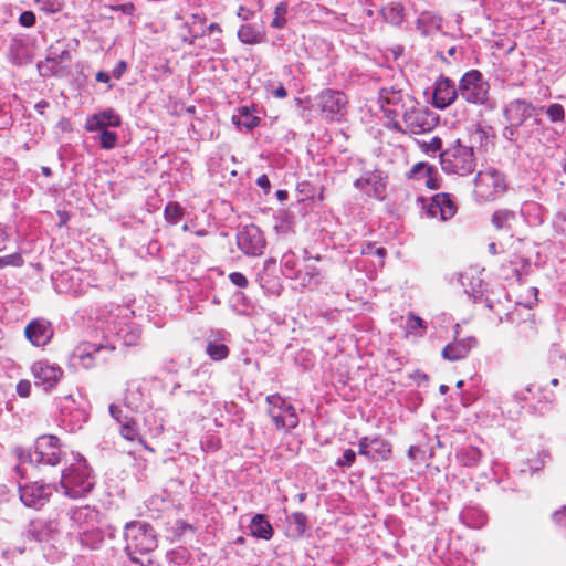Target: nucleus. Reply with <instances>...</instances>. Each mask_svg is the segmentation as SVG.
<instances>
[{
    "instance_id": "0eeeda50",
    "label": "nucleus",
    "mask_w": 566,
    "mask_h": 566,
    "mask_svg": "<svg viewBox=\"0 0 566 566\" xmlns=\"http://www.w3.org/2000/svg\"><path fill=\"white\" fill-rule=\"evenodd\" d=\"M86 400L82 391L76 394H67L59 398L56 407L60 410L63 422L69 423L72 429L81 428L82 423L86 422L88 418L86 409Z\"/></svg>"
},
{
    "instance_id": "7c9ffc66",
    "label": "nucleus",
    "mask_w": 566,
    "mask_h": 566,
    "mask_svg": "<svg viewBox=\"0 0 566 566\" xmlns=\"http://www.w3.org/2000/svg\"><path fill=\"white\" fill-rule=\"evenodd\" d=\"M381 14L392 25H399L405 20L403 7L400 3H389L381 9Z\"/></svg>"
},
{
    "instance_id": "393cba45",
    "label": "nucleus",
    "mask_w": 566,
    "mask_h": 566,
    "mask_svg": "<svg viewBox=\"0 0 566 566\" xmlns=\"http://www.w3.org/2000/svg\"><path fill=\"white\" fill-rule=\"evenodd\" d=\"M286 534L290 538L298 539L304 536L307 528L308 518L302 512H294L286 516Z\"/></svg>"
},
{
    "instance_id": "ea45409f",
    "label": "nucleus",
    "mask_w": 566,
    "mask_h": 566,
    "mask_svg": "<svg viewBox=\"0 0 566 566\" xmlns=\"http://www.w3.org/2000/svg\"><path fill=\"white\" fill-rule=\"evenodd\" d=\"M462 517L471 527L479 528L486 522V516L473 509H468L462 513Z\"/></svg>"
},
{
    "instance_id": "bf43d9fd",
    "label": "nucleus",
    "mask_w": 566,
    "mask_h": 566,
    "mask_svg": "<svg viewBox=\"0 0 566 566\" xmlns=\"http://www.w3.org/2000/svg\"><path fill=\"white\" fill-rule=\"evenodd\" d=\"M272 95L275 98L283 99L287 96V92L285 87L282 84H280L276 88L272 91Z\"/></svg>"
},
{
    "instance_id": "2f4dec72",
    "label": "nucleus",
    "mask_w": 566,
    "mask_h": 566,
    "mask_svg": "<svg viewBox=\"0 0 566 566\" xmlns=\"http://www.w3.org/2000/svg\"><path fill=\"white\" fill-rule=\"evenodd\" d=\"M515 220V212L509 209H499L492 216V224L497 230H510Z\"/></svg>"
},
{
    "instance_id": "2eb2a0df",
    "label": "nucleus",
    "mask_w": 566,
    "mask_h": 566,
    "mask_svg": "<svg viewBox=\"0 0 566 566\" xmlns=\"http://www.w3.org/2000/svg\"><path fill=\"white\" fill-rule=\"evenodd\" d=\"M239 249L247 255L256 256L263 253L265 239L261 230L254 226H245L237 237Z\"/></svg>"
},
{
    "instance_id": "473e14b6",
    "label": "nucleus",
    "mask_w": 566,
    "mask_h": 566,
    "mask_svg": "<svg viewBox=\"0 0 566 566\" xmlns=\"http://www.w3.org/2000/svg\"><path fill=\"white\" fill-rule=\"evenodd\" d=\"M238 38L245 44H259L263 42L264 34L254 27L245 24L239 28Z\"/></svg>"
},
{
    "instance_id": "1a4fd4ad",
    "label": "nucleus",
    "mask_w": 566,
    "mask_h": 566,
    "mask_svg": "<svg viewBox=\"0 0 566 566\" xmlns=\"http://www.w3.org/2000/svg\"><path fill=\"white\" fill-rule=\"evenodd\" d=\"M269 415L277 429L291 430L298 424V417L294 406L279 392L266 397Z\"/></svg>"
},
{
    "instance_id": "6ab92c4d",
    "label": "nucleus",
    "mask_w": 566,
    "mask_h": 566,
    "mask_svg": "<svg viewBox=\"0 0 566 566\" xmlns=\"http://www.w3.org/2000/svg\"><path fill=\"white\" fill-rule=\"evenodd\" d=\"M35 377V386L44 387L46 389L53 388L57 385L63 376L62 369L56 365H49L44 361H39L33 368Z\"/></svg>"
},
{
    "instance_id": "052dcab7",
    "label": "nucleus",
    "mask_w": 566,
    "mask_h": 566,
    "mask_svg": "<svg viewBox=\"0 0 566 566\" xmlns=\"http://www.w3.org/2000/svg\"><path fill=\"white\" fill-rule=\"evenodd\" d=\"M109 78L111 77H109V75L106 72L99 71L96 74V81L97 82L107 83V82H109Z\"/></svg>"
},
{
    "instance_id": "e433bc0d",
    "label": "nucleus",
    "mask_w": 566,
    "mask_h": 566,
    "mask_svg": "<svg viewBox=\"0 0 566 566\" xmlns=\"http://www.w3.org/2000/svg\"><path fill=\"white\" fill-rule=\"evenodd\" d=\"M120 436L128 441H135L139 437L136 421L124 417L120 422Z\"/></svg>"
},
{
    "instance_id": "09e8293b",
    "label": "nucleus",
    "mask_w": 566,
    "mask_h": 566,
    "mask_svg": "<svg viewBox=\"0 0 566 566\" xmlns=\"http://www.w3.org/2000/svg\"><path fill=\"white\" fill-rule=\"evenodd\" d=\"M418 201L422 203V207L426 211L428 218H436L439 216V208L436 203L434 196L431 198L429 202H427L423 198H418Z\"/></svg>"
},
{
    "instance_id": "4d7b16f0",
    "label": "nucleus",
    "mask_w": 566,
    "mask_h": 566,
    "mask_svg": "<svg viewBox=\"0 0 566 566\" xmlns=\"http://www.w3.org/2000/svg\"><path fill=\"white\" fill-rule=\"evenodd\" d=\"M237 14L242 20H249L253 17V11L243 6H240Z\"/></svg>"
},
{
    "instance_id": "338daca9",
    "label": "nucleus",
    "mask_w": 566,
    "mask_h": 566,
    "mask_svg": "<svg viewBox=\"0 0 566 566\" xmlns=\"http://www.w3.org/2000/svg\"><path fill=\"white\" fill-rule=\"evenodd\" d=\"M276 197L279 200L283 201L287 198V191L285 190H277L276 191Z\"/></svg>"
},
{
    "instance_id": "49530a36",
    "label": "nucleus",
    "mask_w": 566,
    "mask_h": 566,
    "mask_svg": "<svg viewBox=\"0 0 566 566\" xmlns=\"http://www.w3.org/2000/svg\"><path fill=\"white\" fill-rule=\"evenodd\" d=\"M23 264V258L19 253H13L6 256H0V269L7 266H15L19 268Z\"/></svg>"
},
{
    "instance_id": "cd10ccee",
    "label": "nucleus",
    "mask_w": 566,
    "mask_h": 566,
    "mask_svg": "<svg viewBox=\"0 0 566 566\" xmlns=\"http://www.w3.org/2000/svg\"><path fill=\"white\" fill-rule=\"evenodd\" d=\"M124 403L127 408L136 412L146 411L150 407L144 391H125Z\"/></svg>"
},
{
    "instance_id": "69168bd1",
    "label": "nucleus",
    "mask_w": 566,
    "mask_h": 566,
    "mask_svg": "<svg viewBox=\"0 0 566 566\" xmlns=\"http://www.w3.org/2000/svg\"><path fill=\"white\" fill-rule=\"evenodd\" d=\"M72 56H71V53L67 51V50H64L62 53H61V61H71Z\"/></svg>"
},
{
    "instance_id": "a878e982",
    "label": "nucleus",
    "mask_w": 566,
    "mask_h": 566,
    "mask_svg": "<svg viewBox=\"0 0 566 566\" xmlns=\"http://www.w3.org/2000/svg\"><path fill=\"white\" fill-rule=\"evenodd\" d=\"M252 536L269 541L273 536V527L263 514H256L252 517L250 524Z\"/></svg>"
},
{
    "instance_id": "f8f14e48",
    "label": "nucleus",
    "mask_w": 566,
    "mask_h": 566,
    "mask_svg": "<svg viewBox=\"0 0 566 566\" xmlns=\"http://www.w3.org/2000/svg\"><path fill=\"white\" fill-rule=\"evenodd\" d=\"M347 103V97L339 91L327 88L318 95V106L332 122H339L344 117Z\"/></svg>"
},
{
    "instance_id": "a18cd8bd",
    "label": "nucleus",
    "mask_w": 566,
    "mask_h": 566,
    "mask_svg": "<svg viewBox=\"0 0 566 566\" xmlns=\"http://www.w3.org/2000/svg\"><path fill=\"white\" fill-rule=\"evenodd\" d=\"M36 3L40 6L41 10L46 13H56L61 11L63 7L62 0H36Z\"/></svg>"
},
{
    "instance_id": "37998d69",
    "label": "nucleus",
    "mask_w": 566,
    "mask_h": 566,
    "mask_svg": "<svg viewBox=\"0 0 566 566\" xmlns=\"http://www.w3.org/2000/svg\"><path fill=\"white\" fill-rule=\"evenodd\" d=\"M99 135L101 147L103 149H113L117 145V134L107 128H102Z\"/></svg>"
},
{
    "instance_id": "6e6d98bb",
    "label": "nucleus",
    "mask_w": 566,
    "mask_h": 566,
    "mask_svg": "<svg viewBox=\"0 0 566 566\" xmlns=\"http://www.w3.org/2000/svg\"><path fill=\"white\" fill-rule=\"evenodd\" d=\"M109 413L118 423H120L124 420L122 419L120 407L115 403L109 405Z\"/></svg>"
},
{
    "instance_id": "f3484780",
    "label": "nucleus",
    "mask_w": 566,
    "mask_h": 566,
    "mask_svg": "<svg viewBox=\"0 0 566 566\" xmlns=\"http://www.w3.org/2000/svg\"><path fill=\"white\" fill-rule=\"evenodd\" d=\"M458 93L459 88H455L452 80L440 77L434 83L432 104L439 109H444L455 101Z\"/></svg>"
},
{
    "instance_id": "7ed1b4c3",
    "label": "nucleus",
    "mask_w": 566,
    "mask_h": 566,
    "mask_svg": "<svg viewBox=\"0 0 566 566\" xmlns=\"http://www.w3.org/2000/svg\"><path fill=\"white\" fill-rule=\"evenodd\" d=\"M95 485V476L86 460L81 458L63 470L60 486L65 496L80 499L91 493Z\"/></svg>"
},
{
    "instance_id": "4468645a",
    "label": "nucleus",
    "mask_w": 566,
    "mask_h": 566,
    "mask_svg": "<svg viewBox=\"0 0 566 566\" xmlns=\"http://www.w3.org/2000/svg\"><path fill=\"white\" fill-rule=\"evenodd\" d=\"M391 452L390 442L380 437H361L358 440V454L371 461H387Z\"/></svg>"
},
{
    "instance_id": "13d9d810",
    "label": "nucleus",
    "mask_w": 566,
    "mask_h": 566,
    "mask_svg": "<svg viewBox=\"0 0 566 566\" xmlns=\"http://www.w3.org/2000/svg\"><path fill=\"white\" fill-rule=\"evenodd\" d=\"M412 377H413L417 386L427 385V382L429 380L428 375H426L421 371H416Z\"/></svg>"
},
{
    "instance_id": "9d476101",
    "label": "nucleus",
    "mask_w": 566,
    "mask_h": 566,
    "mask_svg": "<svg viewBox=\"0 0 566 566\" xmlns=\"http://www.w3.org/2000/svg\"><path fill=\"white\" fill-rule=\"evenodd\" d=\"M489 85L483 81L482 74L471 70L463 74L459 83V94L467 102L483 104L488 97Z\"/></svg>"
},
{
    "instance_id": "603ef678",
    "label": "nucleus",
    "mask_w": 566,
    "mask_h": 566,
    "mask_svg": "<svg viewBox=\"0 0 566 566\" xmlns=\"http://www.w3.org/2000/svg\"><path fill=\"white\" fill-rule=\"evenodd\" d=\"M35 14L32 11H23L19 17V22L25 28H31L35 24Z\"/></svg>"
},
{
    "instance_id": "de8ad7c7",
    "label": "nucleus",
    "mask_w": 566,
    "mask_h": 566,
    "mask_svg": "<svg viewBox=\"0 0 566 566\" xmlns=\"http://www.w3.org/2000/svg\"><path fill=\"white\" fill-rule=\"evenodd\" d=\"M552 521L566 533V504L552 513Z\"/></svg>"
},
{
    "instance_id": "a211bd4d",
    "label": "nucleus",
    "mask_w": 566,
    "mask_h": 566,
    "mask_svg": "<svg viewBox=\"0 0 566 566\" xmlns=\"http://www.w3.org/2000/svg\"><path fill=\"white\" fill-rule=\"evenodd\" d=\"M24 335L32 345L42 347L52 339L53 329L51 323L44 319H33L25 326Z\"/></svg>"
},
{
    "instance_id": "c756f323",
    "label": "nucleus",
    "mask_w": 566,
    "mask_h": 566,
    "mask_svg": "<svg viewBox=\"0 0 566 566\" xmlns=\"http://www.w3.org/2000/svg\"><path fill=\"white\" fill-rule=\"evenodd\" d=\"M481 455L480 449L473 446L457 451V459L464 467H475L480 462Z\"/></svg>"
},
{
    "instance_id": "dca6fc26",
    "label": "nucleus",
    "mask_w": 566,
    "mask_h": 566,
    "mask_svg": "<svg viewBox=\"0 0 566 566\" xmlns=\"http://www.w3.org/2000/svg\"><path fill=\"white\" fill-rule=\"evenodd\" d=\"M71 521V527L80 532L86 531L102 521L101 512L92 506L73 507L67 513Z\"/></svg>"
},
{
    "instance_id": "4be33fe9",
    "label": "nucleus",
    "mask_w": 566,
    "mask_h": 566,
    "mask_svg": "<svg viewBox=\"0 0 566 566\" xmlns=\"http://www.w3.org/2000/svg\"><path fill=\"white\" fill-rule=\"evenodd\" d=\"M120 116L113 109H107L101 113H96L86 119L85 128L88 132H97L108 126L118 127L120 126Z\"/></svg>"
},
{
    "instance_id": "680f3d73",
    "label": "nucleus",
    "mask_w": 566,
    "mask_h": 566,
    "mask_svg": "<svg viewBox=\"0 0 566 566\" xmlns=\"http://www.w3.org/2000/svg\"><path fill=\"white\" fill-rule=\"evenodd\" d=\"M104 530H105V535H108L111 538L115 537L116 528L114 526L107 525L106 527H104Z\"/></svg>"
},
{
    "instance_id": "423d86ee",
    "label": "nucleus",
    "mask_w": 566,
    "mask_h": 566,
    "mask_svg": "<svg viewBox=\"0 0 566 566\" xmlns=\"http://www.w3.org/2000/svg\"><path fill=\"white\" fill-rule=\"evenodd\" d=\"M506 191V181L503 174L495 169H485L478 172L474 180L473 196L479 202H493Z\"/></svg>"
},
{
    "instance_id": "c85d7f7f",
    "label": "nucleus",
    "mask_w": 566,
    "mask_h": 566,
    "mask_svg": "<svg viewBox=\"0 0 566 566\" xmlns=\"http://www.w3.org/2000/svg\"><path fill=\"white\" fill-rule=\"evenodd\" d=\"M254 113V107L242 106L239 108V118L233 117V122L251 130L260 125V118Z\"/></svg>"
},
{
    "instance_id": "a19ab883",
    "label": "nucleus",
    "mask_w": 566,
    "mask_h": 566,
    "mask_svg": "<svg viewBox=\"0 0 566 566\" xmlns=\"http://www.w3.org/2000/svg\"><path fill=\"white\" fill-rule=\"evenodd\" d=\"M201 449L206 452H214L221 447V439L213 433L207 432L200 440Z\"/></svg>"
},
{
    "instance_id": "bb28decb",
    "label": "nucleus",
    "mask_w": 566,
    "mask_h": 566,
    "mask_svg": "<svg viewBox=\"0 0 566 566\" xmlns=\"http://www.w3.org/2000/svg\"><path fill=\"white\" fill-rule=\"evenodd\" d=\"M434 198L441 220L446 221L451 219L457 213L458 207L449 193L440 192L434 195Z\"/></svg>"
},
{
    "instance_id": "864d4df0",
    "label": "nucleus",
    "mask_w": 566,
    "mask_h": 566,
    "mask_svg": "<svg viewBox=\"0 0 566 566\" xmlns=\"http://www.w3.org/2000/svg\"><path fill=\"white\" fill-rule=\"evenodd\" d=\"M188 531L190 532H193L195 531V527L193 525L182 521V520H178L176 522V527H175V535L178 536V537H181L184 536Z\"/></svg>"
},
{
    "instance_id": "8fccbe9b",
    "label": "nucleus",
    "mask_w": 566,
    "mask_h": 566,
    "mask_svg": "<svg viewBox=\"0 0 566 566\" xmlns=\"http://www.w3.org/2000/svg\"><path fill=\"white\" fill-rule=\"evenodd\" d=\"M356 460V452L352 449H346L343 457L336 461L337 467H352Z\"/></svg>"
},
{
    "instance_id": "e2e57ef3",
    "label": "nucleus",
    "mask_w": 566,
    "mask_h": 566,
    "mask_svg": "<svg viewBox=\"0 0 566 566\" xmlns=\"http://www.w3.org/2000/svg\"><path fill=\"white\" fill-rule=\"evenodd\" d=\"M208 30H209L210 33H213V32H219L220 33V32H222L221 27L218 23H216V22L211 23L208 27Z\"/></svg>"
},
{
    "instance_id": "0e129e2a",
    "label": "nucleus",
    "mask_w": 566,
    "mask_h": 566,
    "mask_svg": "<svg viewBox=\"0 0 566 566\" xmlns=\"http://www.w3.org/2000/svg\"><path fill=\"white\" fill-rule=\"evenodd\" d=\"M7 240V233L3 231V229L0 227V251L4 249L3 243Z\"/></svg>"
},
{
    "instance_id": "3c124183",
    "label": "nucleus",
    "mask_w": 566,
    "mask_h": 566,
    "mask_svg": "<svg viewBox=\"0 0 566 566\" xmlns=\"http://www.w3.org/2000/svg\"><path fill=\"white\" fill-rule=\"evenodd\" d=\"M229 280L238 287L244 289L248 286L249 281L241 272H232L229 274Z\"/></svg>"
},
{
    "instance_id": "39448f33",
    "label": "nucleus",
    "mask_w": 566,
    "mask_h": 566,
    "mask_svg": "<svg viewBox=\"0 0 566 566\" xmlns=\"http://www.w3.org/2000/svg\"><path fill=\"white\" fill-rule=\"evenodd\" d=\"M441 168L447 174L467 176L474 171L476 158L473 147L461 144L460 139L439 155Z\"/></svg>"
},
{
    "instance_id": "79ce46f5",
    "label": "nucleus",
    "mask_w": 566,
    "mask_h": 566,
    "mask_svg": "<svg viewBox=\"0 0 566 566\" xmlns=\"http://www.w3.org/2000/svg\"><path fill=\"white\" fill-rule=\"evenodd\" d=\"M275 17L274 19L272 20V23L271 25L275 29H282L285 27L286 24V19H285V15L287 13V4L285 2H280L276 7H275Z\"/></svg>"
},
{
    "instance_id": "f704fd0d",
    "label": "nucleus",
    "mask_w": 566,
    "mask_h": 566,
    "mask_svg": "<svg viewBox=\"0 0 566 566\" xmlns=\"http://www.w3.org/2000/svg\"><path fill=\"white\" fill-rule=\"evenodd\" d=\"M406 329L416 336H422L427 329V326L420 316L413 313H409L406 317Z\"/></svg>"
},
{
    "instance_id": "4c0bfd02",
    "label": "nucleus",
    "mask_w": 566,
    "mask_h": 566,
    "mask_svg": "<svg viewBox=\"0 0 566 566\" xmlns=\"http://www.w3.org/2000/svg\"><path fill=\"white\" fill-rule=\"evenodd\" d=\"M417 145L424 154H436L443 151V140L438 136H433L428 140H417Z\"/></svg>"
},
{
    "instance_id": "aec40b11",
    "label": "nucleus",
    "mask_w": 566,
    "mask_h": 566,
    "mask_svg": "<svg viewBox=\"0 0 566 566\" xmlns=\"http://www.w3.org/2000/svg\"><path fill=\"white\" fill-rule=\"evenodd\" d=\"M534 111L535 107L530 102L514 99L506 105L504 115L512 126L517 127L530 118Z\"/></svg>"
},
{
    "instance_id": "774afa93",
    "label": "nucleus",
    "mask_w": 566,
    "mask_h": 566,
    "mask_svg": "<svg viewBox=\"0 0 566 566\" xmlns=\"http://www.w3.org/2000/svg\"><path fill=\"white\" fill-rule=\"evenodd\" d=\"M419 449L415 446H411L408 450V455L411 458V459H415L416 458V452H418Z\"/></svg>"
},
{
    "instance_id": "58836bf2",
    "label": "nucleus",
    "mask_w": 566,
    "mask_h": 566,
    "mask_svg": "<svg viewBox=\"0 0 566 566\" xmlns=\"http://www.w3.org/2000/svg\"><path fill=\"white\" fill-rule=\"evenodd\" d=\"M552 123H564L566 119L565 108L562 104L553 103L547 107H542Z\"/></svg>"
},
{
    "instance_id": "5fc2aeb1",
    "label": "nucleus",
    "mask_w": 566,
    "mask_h": 566,
    "mask_svg": "<svg viewBox=\"0 0 566 566\" xmlns=\"http://www.w3.org/2000/svg\"><path fill=\"white\" fill-rule=\"evenodd\" d=\"M256 185L263 189V191L265 193H269L270 192V189H271V182H270V179L269 177L263 174L261 175L260 177H258L256 179Z\"/></svg>"
},
{
    "instance_id": "f03ea898",
    "label": "nucleus",
    "mask_w": 566,
    "mask_h": 566,
    "mask_svg": "<svg viewBox=\"0 0 566 566\" xmlns=\"http://www.w3.org/2000/svg\"><path fill=\"white\" fill-rule=\"evenodd\" d=\"M124 551L129 559L139 563L135 554H148L158 546V534L154 526L145 521H130L124 526Z\"/></svg>"
},
{
    "instance_id": "b1692460",
    "label": "nucleus",
    "mask_w": 566,
    "mask_h": 566,
    "mask_svg": "<svg viewBox=\"0 0 566 566\" xmlns=\"http://www.w3.org/2000/svg\"><path fill=\"white\" fill-rule=\"evenodd\" d=\"M105 538V530L103 527L102 521L99 524L94 525L92 528L90 527L86 531H82L78 533L80 543L90 548L97 549Z\"/></svg>"
},
{
    "instance_id": "6e6552de",
    "label": "nucleus",
    "mask_w": 566,
    "mask_h": 566,
    "mask_svg": "<svg viewBox=\"0 0 566 566\" xmlns=\"http://www.w3.org/2000/svg\"><path fill=\"white\" fill-rule=\"evenodd\" d=\"M417 101L412 94L403 88L396 86L382 87L378 92V102L384 113L392 119H397L398 115H402L405 111Z\"/></svg>"
},
{
    "instance_id": "20e7f679",
    "label": "nucleus",
    "mask_w": 566,
    "mask_h": 566,
    "mask_svg": "<svg viewBox=\"0 0 566 566\" xmlns=\"http://www.w3.org/2000/svg\"><path fill=\"white\" fill-rule=\"evenodd\" d=\"M401 116L402 124L398 119H392L389 125L391 129L401 134H426L431 132L438 123V117L418 101H415Z\"/></svg>"
},
{
    "instance_id": "f257e3e1",
    "label": "nucleus",
    "mask_w": 566,
    "mask_h": 566,
    "mask_svg": "<svg viewBox=\"0 0 566 566\" xmlns=\"http://www.w3.org/2000/svg\"><path fill=\"white\" fill-rule=\"evenodd\" d=\"M59 442L60 440L56 436L44 434L36 439L33 449L23 447L13 448L12 452L19 461L14 467L15 474L19 475L20 479H25V470L22 467L25 463L53 467L59 464L64 457Z\"/></svg>"
},
{
    "instance_id": "c9c22d12",
    "label": "nucleus",
    "mask_w": 566,
    "mask_h": 566,
    "mask_svg": "<svg viewBox=\"0 0 566 566\" xmlns=\"http://www.w3.org/2000/svg\"><path fill=\"white\" fill-rule=\"evenodd\" d=\"M206 353L212 360H223L229 355V348L224 344L209 342L206 347Z\"/></svg>"
},
{
    "instance_id": "5701e85b",
    "label": "nucleus",
    "mask_w": 566,
    "mask_h": 566,
    "mask_svg": "<svg viewBox=\"0 0 566 566\" xmlns=\"http://www.w3.org/2000/svg\"><path fill=\"white\" fill-rule=\"evenodd\" d=\"M476 345L478 340L474 337L459 339L447 345L442 350V356L448 360H459L467 357Z\"/></svg>"
},
{
    "instance_id": "c03bdc74",
    "label": "nucleus",
    "mask_w": 566,
    "mask_h": 566,
    "mask_svg": "<svg viewBox=\"0 0 566 566\" xmlns=\"http://www.w3.org/2000/svg\"><path fill=\"white\" fill-rule=\"evenodd\" d=\"M104 349V347H96L93 352H87L86 348H83L78 354V358L84 368L93 367V361L97 359L99 352Z\"/></svg>"
},
{
    "instance_id": "412c9836",
    "label": "nucleus",
    "mask_w": 566,
    "mask_h": 566,
    "mask_svg": "<svg viewBox=\"0 0 566 566\" xmlns=\"http://www.w3.org/2000/svg\"><path fill=\"white\" fill-rule=\"evenodd\" d=\"M436 174L437 171L434 166L426 161H419L407 172V178L422 181L427 188L436 190L440 187L439 180L434 176Z\"/></svg>"
},
{
    "instance_id": "ddd939ff",
    "label": "nucleus",
    "mask_w": 566,
    "mask_h": 566,
    "mask_svg": "<svg viewBox=\"0 0 566 566\" xmlns=\"http://www.w3.org/2000/svg\"><path fill=\"white\" fill-rule=\"evenodd\" d=\"M24 535L29 541L36 543L55 541L60 535V523L55 518L31 520L25 527Z\"/></svg>"
},
{
    "instance_id": "9b49d317",
    "label": "nucleus",
    "mask_w": 566,
    "mask_h": 566,
    "mask_svg": "<svg viewBox=\"0 0 566 566\" xmlns=\"http://www.w3.org/2000/svg\"><path fill=\"white\" fill-rule=\"evenodd\" d=\"M55 489L51 484L39 482H29L22 484L19 482V496L21 502L27 506L40 510L44 506Z\"/></svg>"
},
{
    "instance_id": "72a5a7b5",
    "label": "nucleus",
    "mask_w": 566,
    "mask_h": 566,
    "mask_svg": "<svg viewBox=\"0 0 566 566\" xmlns=\"http://www.w3.org/2000/svg\"><path fill=\"white\" fill-rule=\"evenodd\" d=\"M185 211L181 206L176 201H170L166 205L164 210L165 220L170 224H177L182 217Z\"/></svg>"
}]
</instances>
